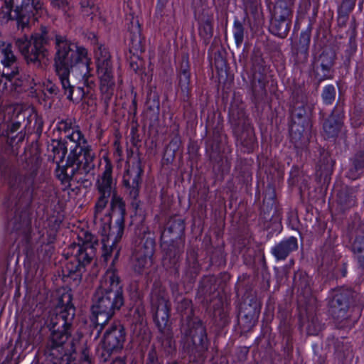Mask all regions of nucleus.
<instances>
[{
    "label": "nucleus",
    "instance_id": "1",
    "mask_svg": "<svg viewBox=\"0 0 364 364\" xmlns=\"http://www.w3.org/2000/svg\"><path fill=\"white\" fill-rule=\"evenodd\" d=\"M54 41L55 53L53 68L59 77L67 98L73 102H78L85 97L83 87H75L70 83L71 73L83 68L80 75L85 82L88 83L91 74V58L87 48L79 42L72 41L66 35L60 34L50 26L41 25L28 38L26 36L16 40L15 45L23 56L27 64L42 67V62L49 56V46Z\"/></svg>",
    "mask_w": 364,
    "mask_h": 364
},
{
    "label": "nucleus",
    "instance_id": "2",
    "mask_svg": "<svg viewBox=\"0 0 364 364\" xmlns=\"http://www.w3.org/2000/svg\"><path fill=\"white\" fill-rule=\"evenodd\" d=\"M38 166L33 156L26 159L20 169L16 168L6 154L0 151V174L6 182L9 192L4 203L7 208L14 210L9 224L12 230L26 237L31 232V206L38 186L36 182Z\"/></svg>",
    "mask_w": 364,
    "mask_h": 364
},
{
    "label": "nucleus",
    "instance_id": "3",
    "mask_svg": "<svg viewBox=\"0 0 364 364\" xmlns=\"http://www.w3.org/2000/svg\"><path fill=\"white\" fill-rule=\"evenodd\" d=\"M179 316V348L192 364H204L210 341L205 321L196 315L191 299L182 296L175 299Z\"/></svg>",
    "mask_w": 364,
    "mask_h": 364
},
{
    "label": "nucleus",
    "instance_id": "4",
    "mask_svg": "<svg viewBox=\"0 0 364 364\" xmlns=\"http://www.w3.org/2000/svg\"><path fill=\"white\" fill-rule=\"evenodd\" d=\"M125 304L123 282L119 275L113 272L104 284L99 286L94 294L93 304L90 307L89 320L97 332L95 338L100 337L109 320Z\"/></svg>",
    "mask_w": 364,
    "mask_h": 364
},
{
    "label": "nucleus",
    "instance_id": "5",
    "mask_svg": "<svg viewBox=\"0 0 364 364\" xmlns=\"http://www.w3.org/2000/svg\"><path fill=\"white\" fill-rule=\"evenodd\" d=\"M73 300V295L70 291L63 292L58 299L55 313L47 321L51 349L62 347L72 336L76 312Z\"/></svg>",
    "mask_w": 364,
    "mask_h": 364
},
{
    "label": "nucleus",
    "instance_id": "6",
    "mask_svg": "<svg viewBox=\"0 0 364 364\" xmlns=\"http://www.w3.org/2000/svg\"><path fill=\"white\" fill-rule=\"evenodd\" d=\"M360 298V294L349 287L341 286L331 290L328 312L338 328H352L354 326L355 321L348 314V311L351 307L363 305Z\"/></svg>",
    "mask_w": 364,
    "mask_h": 364
},
{
    "label": "nucleus",
    "instance_id": "7",
    "mask_svg": "<svg viewBox=\"0 0 364 364\" xmlns=\"http://www.w3.org/2000/svg\"><path fill=\"white\" fill-rule=\"evenodd\" d=\"M150 314L158 331L171 328V303L168 293L160 282H154L149 295Z\"/></svg>",
    "mask_w": 364,
    "mask_h": 364
},
{
    "label": "nucleus",
    "instance_id": "8",
    "mask_svg": "<svg viewBox=\"0 0 364 364\" xmlns=\"http://www.w3.org/2000/svg\"><path fill=\"white\" fill-rule=\"evenodd\" d=\"M9 16H6L0 8V18L2 21L16 20L18 28L21 29L28 26L30 23H35L38 18L46 14L43 3L41 0H21L20 4L18 0L12 4Z\"/></svg>",
    "mask_w": 364,
    "mask_h": 364
},
{
    "label": "nucleus",
    "instance_id": "9",
    "mask_svg": "<svg viewBox=\"0 0 364 364\" xmlns=\"http://www.w3.org/2000/svg\"><path fill=\"white\" fill-rule=\"evenodd\" d=\"M219 278L220 283H218V278L215 274H205L200 278L196 298L199 299L203 305L208 306L228 296L225 287L231 276L228 272H223L219 274Z\"/></svg>",
    "mask_w": 364,
    "mask_h": 364
},
{
    "label": "nucleus",
    "instance_id": "10",
    "mask_svg": "<svg viewBox=\"0 0 364 364\" xmlns=\"http://www.w3.org/2000/svg\"><path fill=\"white\" fill-rule=\"evenodd\" d=\"M290 91L288 100V125L310 127L312 109L309 105L308 96L304 85L295 83L290 87Z\"/></svg>",
    "mask_w": 364,
    "mask_h": 364
},
{
    "label": "nucleus",
    "instance_id": "11",
    "mask_svg": "<svg viewBox=\"0 0 364 364\" xmlns=\"http://www.w3.org/2000/svg\"><path fill=\"white\" fill-rule=\"evenodd\" d=\"M129 41V55L127 60L130 68L136 74H141L143 59L140 54L145 51V38L141 33V27L137 17L131 16L129 22L127 23V31L126 36Z\"/></svg>",
    "mask_w": 364,
    "mask_h": 364
},
{
    "label": "nucleus",
    "instance_id": "12",
    "mask_svg": "<svg viewBox=\"0 0 364 364\" xmlns=\"http://www.w3.org/2000/svg\"><path fill=\"white\" fill-rule=\"evenodd\" d=\"M221 128L216 127L213 130V136L208 138L205 141V154L211 165L213 172L215 175L223 178L228 174L231 168V159L224 156L221 144Z\"/></svg>",
    "mask_w": 364,
    "mask_h": 364
},
{
    "label": "nucleus",
    "instance_id": "13",
    "mask_svg": "<svg viewBox=\"0 0 364 364\" xmlns=\"http://www.w3.org/2000/svg\"><path fill=\"white\" fill-rule=\"evenodd\" d=\"M127 339L125 327L120 322H114L105 331L101 341V359L106 362L113 355L120 353Z\"/></svg>",
    "mask_w": 364,
    "mask_h": 364
},
{
    "label": "nucleus",
    "instance_id": "14",
    "mask_svg": "<svg viewBox=\"0 0 364 364\" xmlns=\"http://www.w3.org/2000/svg\"><path fill=\"white\" fill-rule=\"evenodd\" d=\"M105 168L102 172L98 176L95 188L99 193L96 201L95 209V213H101L107 206L109 198L112 197L114 193H117V179L113 177V164L109 157H104Z\"/></svg>",
    "mask_w": 364,
    "mask_h": 364
},
{
    "label": "nucleus",
    "instance_id": "15",
    "mask_svg": "<svg viewBox=\"0 0 364 364\" xmlns=\"http://www.w3.org/2000/svg\"><path fill=\"white\" fill-rule=\"evenodd\" d=\"M126 215L125 201L118 193H114L111 197L109 209L107 214V216L109 218L107 239L113 237V244L122 240L125 229Z\"/></svg>",
    "mask_w": 364,
    "mask_h": 364
},
{
    "label": "nucleus",
    "instance_id": "16",
    "mask_svg": "<svg viewBox=\"0 0 364 364\" xmlns=\"http://www.w3.org/2000/svg\"><path fill=\"white\" fill-rule=\"evenodd\" d=\"M161 264L170 274L179 278L182 255L184 252L183 240H161Z\"/></svg>",
    "mask_w": 364,
    "mask_h": 364
},
{
    "label": "nucleus",
    "instance_id": "17",
    "mask_svg": "<svg viewBox=\"0 0 364 364\" xmlns=\"http://www.w3.org/2000/svg\"><path fill=\"white\" fill-rule=\"evenodd\" d=\"M346 235L353 259L358 268L364 269V223L360 218L352 220L348 223Z\"/></svg>",
    "mask_w": 364,
    "mask_h": 364
},
{
    "label": "nucleus",
    "instance_id": "18",
    "mask_svg": "<svg viewBox=\"0 0 364 364\" xmlns=\"http://www.w3.org/2000/svg\"><path fill=\"white\" fill-rule=\"evenodd\" d=\"M345 102L341 96L331 111L329 115L324 118L322 123V134L325 139L335 141L344 127Z\"/></svg>",
    "mask_w": 364,
    "mask_h": 364
},
{
    "label": "nucleus",
    "instance_id": "19",
    "mask_svg": "<svg viewBox=\"0 0 364 364\" xmlns=\"http://www.w3.org/2000/svg\"><path fill=\"white\" fill-rule=\"evenodd\" d=\"M261 309L262 302L259 299L240 301L238 306L237 326L242 333L250 332L257 323Z\"/></svg>",
    "mask_w": 364,
    "mask_h": 364
},
{
    "label": "nucleus",
    "instance_id": "20",
    "mask_svg": "<svg viewBox=\"0 0 364 364\" xmlns=\"http://www.w3.org/2000/svg\"><path fill=\"white\" fill-rule=\"evenodd\" d=\"M70 259L67 262L63 269L64 278H68L73 282L75 286H78L82 279V274L86 271V267L90 264L92 259V252H83L80 250H71Z\"/></svg>",
    "mask_w": 364,
    "mask_h": 364
},
{
    "label": "nucleus",
    "instance_id": "21",
    "mask_svg": "<svg viewBox=\"0 0 364 364\" xmlns=\"http://www.w3.org/2000/svg\"><path fill=\"white\" fill-rule=\"evenodd\" d=\"M141 156L140 151L136 152L134 161L129 165L123 174L122 186L129 197L135 198L139 196L142 176L144 172Z\"/></svg>",
    "mask_w": 364,
    "mask_h": 364
},
{
    "label": "nucleus",
    "instance_id": "22",
    "mask_svg": "<svg viewBox=\"0 0 364 364\" xmlns=\"http://www.w3.org/2000/svg\"><path fill=\"white\" fill-rule=\"evenodd\" d=\"M25 117H21L18 114L14 119L6 117L5 115L0 116V137L6 139L9 146L13 147L14 144H18L24 140L26 133L21 129L22 122Z\"/></svg>",
    "mask_w": 364,
    "mask_h": 364
},
{
    "label": "nucleus",
    "instance_id": "23",
    "mask_svg": "<svg viewBox=\"0 0 364 364\" xmlns=\"http://www.w3.org/2000/svg\"><path fill=\"white\" fill-rule=\"evenodd\" d=\"M198 261V248L190 245L186 250L185 266L182 272V283L186 287L192 289L201 272Z\"/></svg>",
    "mask_w": 364,
    "mask_h": 364
},
{
    "label": "nucleus",
    "instance_id": "24",
    "mask_svg": "<svg viewBox=\"0 0 364 364\" xmlns=\"http://www.w3.org/2000/svg\"><path fill=\"white\" fill-rule=\"evenodd\" d=\"M313 22L310 20L307 28L300 33L297 43L291 48L294 64L298 68L304 66L308 62Z\"/></svg>",
    "mask_w": 364,
    "mask_h": 364
},
{
    "label": "nucleus",
    "instance_id": "25",
    "mask_svg": "<svg viewBox=\"0 0 364 364\" xmlns=\"http://www.w3.org/2000/svg\"><path fill=\"white\" fill-rule=\"evenodd\" d=\"M176 73L178 85L181 90V99L183 102H187L191 92V73L188 53H182L181 61L176 68Z\"/></svg>",
    "mask_w": 364,
    "mask_h": 364
},
{
    "label": "nucleus",
    "instance_id": "26",
    "mask_svg": "<svg viewBox=\"0 0 364 364\" xmlns=\"http://www.w3.org/2000/svg\"><path fill=\"white\" fill-rule=\"evenodd\" d=\"M236 146L243 154H252L258 146L257 139L252 124L232 130Z\"/></svg>",
    "mask_w": 364,
    "mask_h": 364
},
{
    "label": "nucleus",
    "instance_id": "27",
    "mask_svg": "<svg viewBox=\"0 0 364 364\" xmlns=\"http://www.w3.org/2000/svg\"><path fill=\"white\" fill-rule=\"evenodd\" d=\"M97 73L100 80V90L102 92H107L114 86L113 77V68L111 56L108 52L96 59Z\"/></svg>",
    "mask_w": 364,
    "mask_h": 364
},
{
    "label": "nucleus",
    "instance_id": "28",
    "mask_svg": "<svg viewBox=\"0 0 364 364\" xmlns=\"http://www.w3.org/2000/svg\"><path fill=\"white\" fill-rule=\"evenodd\" d=\"M289 126V139L290 144L297 156H301L303 153L309 151L311 134L309 127L299 125Z\"/></svg>",
    "mask_w": 364,
    "mask_h": 364
},
{
    "label": "nucleus",
    "instance_id": "29",
    "mask_svg": "<svg viewBox=\"0 0 364 364\" xmlns=\"http://www.w3.org/2000/svg\"><path fill=\"white\" fill-rule=\"evenodd\" d=\"M228 123L232 130L252 124L242 101L234 97L228 110Z\"/></svg>",
    "mask_w": 364,
    "mask_h": 364
},
{
    "label": "nucleus",
    "instance_id": "30",
    "mask_svg": "<svg viewBox=\"0 0 364 364\" xmlns=\"http://www.w3.org/2000/svg\"><path fill=\"white\" fill-rule=\"evenodd\" d=\"M213 304V324L219 331H222L230 323V312L231 310L230 299H220Z\"/></svg>",
    "mask_w": 364,
    "mask_h": 364
},
{
    "label": "nucleus",
    "instance_id": "31",
    "mask_svg": "<svg viewBox=\"0 0 364 364\" xmlns=\"http://www.w3.org/2000/svg\"><path fill=\"white\" fill-rule=\"evenodd\" d=\"M342 254L338 257L330 256L321 258V267L328 272L332 279L337 280L347 276L348 262L344 260L340 262Z\"/></svg>",
    "mask_w": 364,
    "mask_h": 364
},
{
    "label": "nucleus",
    "instance_id": "32",
    "mask_svg": "<svg viewBox=\"0 0 364 364\" xmlns=\"http://www.w3.org/2000/svg\"><path fill=\"white\" fill-rule=\"evenodd\" d=\"M186 223L183 219L171 217L167 221L165 228L161 235V240H183L185 242Z\"/></svg>",
    "mask_w": 364,
    "mask_h": 364
},
{
    "label": "nucleus",
    "instance_id": "33",
    "mask_svg": "<svg viewBox=\"0 0 364 364\" xmlns=\"http://www.w3.org/2000/svg\"><path fill=\"white\" fill-rule=\"evenodd\" d=\"M120 241H117L113 244V237L107 239V235H102V238L101 240L102 250V256L104 257L105 261L107 262L111 257L112 252H114V258L109 269L107 271V277L112 275L113 272H114L117 275H119L118 270L115 267V263L118 261L120 254L121 248L118 246V243Z\"/></svg>",
    "mask_w": 364,
    "mask_h": 364
},
{
    "label": "nucleus",
    "instance_id": "34",
    "mask_svg": "<svg viewBox=\"0 0 364 364\" xmlns=\"http://www.w3.org/2000/svg\"><path fill=\"white\" fill-rule=\"evenodd\" d=\"M198 36L203 44L207 46L213 36L214 33V18L213 15L203 11L197 19Z\"/></svg>",
    "mask_w": 364,
    "mask_h": 364
},
{
    "label": "nucleus",
    "instance_id": "35",
    "mask_svg": "<svg viewBox=\"0 0 364 364\" xmlns=\"http://www.w3.org/2000/svg\"><path fill=\"white\" fill-rule=\"evenodd\" d=\"M298 250L297 238L291 236L284 238L274 245L271 249V253L277 261L285 260L293 252Z\"/></svg>",
    "mask_w": 364,
    "mask_h": 364
},
{
    "label": "nucleus",
    "instance_id": "36",
    "mask_svg": "<svg viewBox=\"0 0 364 364\" xmlns=\"http://www.w3.org/2000/svg\"><path fill=\"white\" fill-rule=\"evenodd\" d=\"M235 291L238 296H241V301L259 299L253 280L247 273H243L238 277Z\"/></svg>",
    "mask_w": 364,
    "mask_h": 364
},
{
    "label": "nucleus",
    "instance_id": "37",
    "mask_svg": "<svg viewBox=\"0 0 364 364\" xmlns=\"http://www.w3.org/2000/svg\"><path fill=\"white\" fill-rule=\"evenodd\" d=\"M208 59L212 63V60H214V65L219 73L220 72L226 71L228 63L226 59L227 52L225 48L219 45L216 37L214 38L210 44L208 50Z\"/></svg>",
    "mask_w": 364,
    "mask_h": 364
},
{
    "label": "nucleus",
    "instance_id": "38",
    "mask_svg": "<svg viewBox=\"0 0 364 364\" xmlns=\"http://www.w3.org/2000/svg\"><path fill=\"white\" fill-rule=\"evenodd\" d=\"M364 174V153L358 151L349 158L346 168L345 176L351 181H355Z\"/></svg>",
    "mask_w": 364,
    "mask_h": 364
},
{
    "label": "nucleus",
    "instance_id": "39",
    "mask_svg": "<svg viewBox=\"0 0 364 364\" xmlns=\"http://www.w3.org/2000/svg\"><path fill=\"white\" fill-rule=\"evenodd\" d=\"M334 164L335 161L332 159L329 152L321 149L316 164V175L326 181L330 179L333 173Z\"/></svg>",
    "mask_w": 364,
    "mask_h": 364
},
{
    "label": "nucleus",
    "instance_id": "40",
    "mask_svg": "<svg viewBox=\"0 0 364 364\" xmlns=\"http://www.w3.org/2000/svg\"><path fill=\"white\" fill-rule=\"evenodd\" d=\"M325 242L321 248V258L330 256L338 257L340 254H341L338 250L339 247L338 231L333 228H329Z\"/></svg>",
    "mask_w": 364,
    "mask_h": 364
},
{
    "label": "nucleus",
    "instance_id": "41",
    "mask_svg": "<svg viewBox=\"0 0 364 364\" xmlns=\"http://www.w3.org/2000/svg\"><path fill=\"white\" fill-rule=\"evenodd\" d=\"M267 83L266 75H260L258 77L255 75L251 81V100L256 107H258L267 97Z\"/></svg>",
    "mask_w": 364,
    "mask_h": 364
},
{
    "label": "nucleus",
    "instance_id": "42",
    "mask_svg": "<svg viewBox=\"0 0 364 364\" xmlns=\"http://www.w3.org/2000/svg\"><path fill=\"white\" fill-rule=\"evenodd\" d=\"M294 0H277L270 10V18L292 21Z\"/></svg>",
    "mask_w": 364,
    "mask_h": 364
},
{
    "label": "nucleus",
    "instance_id": "43",
    "mask_svg": "<svg viewBox=\"0 0 364 364\" xmlns=\"http://www.w3.org/2000/svg\"><path fill=\"white\" fill-rule=\"evenodd\" d=\"M9 82L11 90L19 93L28 91L33 92L32 90L36 85L33 77L28 74L20 73L19 70Z\"/></svg>",
    "mask_w": 364,
    "mask_h": 364
},
{
    "label": "nucleus",
    "instance_id": "44",
    "mask_svg": "<svg viewBox=\"0 0 364 364\" xmlns=\"http://www.w3.org/2000/svg\"><path fill=\"white\" fill-rule=\"evenodd\" d=\"M313 281L311 277L309 275L306 270L299 269L294 271L293 276L292 287L300 291L301 294H310Z\"/></svg>",
    "mask_w": 364,
    "mask_h": 364
},
{
    "label": "nucleus",
    "instance_id": "45",
    "mask_svg": "<svg viewBox=\"0 0 364 364\" xmlns=\"http://www.w3.org/2000/svg\"><path fill=\"white\" fill-rule=\"evenodd\" d=\"M145 106L151 119H158L160 114V95L156 87L148 88Z\"/></svg>",
    "mask_w": 364,
    "mask_h": 364
},
{
    "label": "nucleus",
    "instance_id": "46",
    "mask_svg": "<svg viewBox=\"0 0 364 364\" xmlns=\"http://www.w3.org/2000/svg\"><path fill=\"white\" fill-rule=\"evenodd\" d=\"M314 86L317 90L321 82L333 78V66L311 63Z\"/></svg>",
    "mask_w": 364,
    "mask_h": 364
},
{
    "label": "nucleus",
    "instance_id": "47",
    "mask_svg": "<svg viewBox=\"0 0 364 364\" xmlns=\"http://www.w3.org/2000/svg\"><path fill=\"white\" fill-rule=\"evenodd\" d=\"M99 245L100 242L97 236L87 231L84 232V240L82 245L73 242L69 246L68 249L70 250H80L81 249L83 252H85L88 254L92 252V259H93L97 247Z\"/></svg>",
    "mask_w": 364,
    "mask_h": 364
},
{
    "label": "nucleus",
    "instance_id": "48",
    "mask_svg": "<svg viewBox=\"0 0 364 364\" xmlns=\"http://www.w3.org/2000/svg\"><path fill=\"white\" fill-rule=\"evenodd\" d=\"M292 21L270 18L269 32L273 36L284 39L287 37L291 27Z\"/></svg>",
    "mask_w": 364,
    "mask_h": 364
},
{
    "label": "nucleus",
    "instance_id": "49",
    "mask_svg": "<svg viewBox=\"0 0 364 364\" xmlns=\"http://www.w3.org/2000/svg\"><path fill=\"white\" fill-rule=\"evenodd\" d=\"M144 235L139 238V241L135 245L134 252L141 253V255L146 257H153L155 252L156 242L155 239L150 237V233L146 235V230H143Z\"/></svg>",
    "mask_w": 364,
    "mask_h": 364
},
{
    "label": "nucleus",
    "instance_id": "50",
    "mask_svg": "<svg viewBox=\"0 0 364 364\" xmlns=\"http://www.w3.org/2000/svg\"><path fill=\"white\" fill-rule=\"evenodd\" d=\"M337 203L342 211L350 209L356 205V198L352 188L345 187L337 193Z\"/></svg>",
    "mask_w": 364,
    "mask_h": 364
},
{
    "label": "nucleus",
    "instance_id": "51",
    "mask_svg": "<svg viewBox=\"0 0 364 364\" xmlns=\"http://www.w3.org/2000/svg\"><path fill=\"white\" fill-rule=\"evenodd\" d=\"M137 300L140 302L130 309L132 322L133 324L144 326L146 324V309L142 301V296L137 291H135Z\"/></svg>",
    "mask_w": 364,
    "mask_h": 364
},
{
    "label": "nucleus",
    "instance_id": "52",
    "mask_svg": "<svg viewBox=\"0 0 364 364\" xmlns=\"http://www.w3.org/2000/svg\"><path fill=\"white\" fill-rule=\"evenodd\" d=\"M267 191H269V197L267 198V194L265 195L259 214V220L262 221L269 220L271 218L272 215L270 213L273 208L275 207V191L273 185L268 184Z\"/></svg>",
    "mask_w": 364,
    "mask_h": 364
},
{
    "label": "nucleus",
    "instance_id": "53",
    "mask_svg": "<svg viewBox=\"0 0 364 364\" xmlns=\"http://www.w3.org/2000/svg\"><path fill=\"white\" fill-rule=\"evenodd\" d=\"M337 55L333 46H328L322 48L321 53L313 54L311 63L325 64L334 66Z\"/></svg>",
    "mask_w": 364,
    "mask_h": 364
},
{
    "label": "nucleus",
    "instance_id": "54",
    "mask_svg": "<svg viewBox=\"0 0 364 364\" xmlns=\"http://www.w3.org/2000/svg\"><path fill=\"white\" fill-rule=\"evenodd\" d=\"M159 335L157 337L163 349L167 354H172L176 350V341L173 337L172 328L159 331Z\"/></svg>",
    "mask_w": 364,
    "mask_h": 364
},
{
    "label": "nucleus",
    "instance_id": "55",
    "mask_svg": "<svg viewBox=\"0 0 364 364\" xmlns=\"http://www.w3.org/2000/svg\"><path fill=\"white\" fill-rule=\"evenodd\" d=\"M246 20L250 23L248 14L247 13L242 20H240L237 18H235L234 19L232 31L235 42L237 48H240L244 41L245 33L246 32L245 28V23Z\"/></svg>",
    "mask_w": 364,
    "mask_h": 364
},
{
    "label": "nucleus",
    "instance_id": "56",
    "mask_svg": "<svg viewBox=\"0 0 364 364\" xmlns=\"http://www.w3.org/2000/svg\"><path fill=\"white\" fill-rule=\"evenodd\" d=\"M57 164V167L55 168L56 177L58 180L61 181V183L65 184L68 183V187L70 186V181L73 179L75 175L77 173H80L82 172L81 168L80 166H76L73 168L70 173L67 172V170L69 167H65V165L60 166L59 163Z\"/></svg>",
    "mask_w": 364,
    "mask_h": 364
},
{
    "label": "nucleus",
    "instance_id": "57",
    "mask_svg": "<svg viewBox=\"0 0 364 364\" xmlns=\"http://www.w3.org/2000/svg\"><path fill=\"white\" fill-rule=\"evenodd\" d=\"M210 254L209 267L212 266L225 267L226 265V254L223 246L213 247Z\"/></svg>",
    "mask_w": 364,
    "mask_h": 364
},
{
    "label": "nucleus",
    "instance_id": "58",
    "mask_svg": "<svg viewBox=\"0 0 364 364\" xmlns=\"http://www.w3.org/2000/svg\"><path fill=\"white\" fill-rule=\"evenodd\" d=\"M252 70L255 73L260 75H266L267 66L265 61L262 57V52L257 49L254 50L251 55Z\"/></svg>",
    "mask_w": 364,
    "mask_h": 364
},
{
    "label": "nucleus",
    "instance_id": "59",
    "mask_svg": "<svg viewBox=\"0 0 364 364\" xmlns=\"http://www.w3.org/2000/svg\"><path fill=\"white\" fill-rule=\"evenodd\" d=\"M298 320H299V326L300 328H302L305 323L308 322L307 326V331L308 333L311 335H316L318 333L319 328L315 324V319L312 318L311 321H309V316H307L306 309L303 306L298 307Z\"/></svg>",
    "mask_w": 364,
    "mask_h": 364
},
{
    "label": "nucleus",
    "instance_id": "60",
    "mask_svg": "<svg viewBox=\"0 0 364 364\" xmlns=\"http://www.w3.org/2000/svg\"><path fill=\"white\" fill-rule=\"evenodd\" d=\"M95 158V154L92 152L91 146H87L85 149V153L82 155V167L81 168L82 172L80 174L87 176L95 168L94 159Z\"/></svg>",
    "mask_w": 364,
    "mask_h": 364
},
{
    "label": "nucleus",
    "instance_id": "61",
    "mask_svg": "<svg viewBox=\"0 0 364 364\" xmlns=\"http://www.w3.org/2000/svg\"><path fill=\"white\" fill-rule=\"evenodd\" d=\"M320 97L322 103L324 105H333L337 97V91L336 86L333 84H328L324 85L321 91Z\"/></svg>",
    "mask_w": 364,
    "mask_h": 364
},
{
    "label": "nucleus",
    "instance_id": "62",
    "mask_svg": "<svg viewBox=\"0 0 364 364\" xmlns=\"http://www.w3.org/2000/svg\"><path fill=\"white\" fill-rule=\"evenodd\" d=\"M152 257H145L141 253L133 252V269L137 274H142L151 264Z\"/></svg>",
    "mask_w": 364,
    "mask_h": 364
},
{
    "label": "nucleus",
    "instance_id": "63",
    "mask_svg": "<svg viewBox=\"0 0 364 364\" xmlns=\"http://www.w3.org/2000/svg\"><path fill=\"white\" fill-rule=\"evenodd\" d=\"M11 43L0 41V61L3 65L9 66L16 60Z\"/></svg>",
    "mask_w": 364,
    "mask_h": 364
},
{
    "label": "nucleus",
    "instance_id": "64",
    "mask_svg": "<svg viewBox=\"0 0 364 364\" xmlns=\"http://www.w3.org/2000/svg\"><path fill=\"white\" fill-rule=\"evenodd\" d=\"M353 127L358 128L364 125V109L360 104H355L350 118Z\"/></svg>",
    "mask_w": 364,
    "mask_h": 364
}]
</instances>
